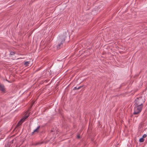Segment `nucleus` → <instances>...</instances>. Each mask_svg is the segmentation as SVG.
Instances as JSON below:
<instances>
[{
	"mask_svg": "<svg viewBox=\"0 0 147 147\" xmlns=\"http://www.w3.org/2000/svg\"><path fill=\"white\" fill-rule=\"evenodd\" d=\"M145 101V99L142 97L137 98L135 99L134 105V114H138L141 112Z\"/></svg>",
	"mask_w": 147,
	"mask_h": 147,
	"instance_id": "f257e3e1",
	"label": "nucleus"
},
{
	"mask_svg": "<svg viewBox=\"0 0 147 147\" xmlns=\"http://www.w3.org/2000/svg\"><path fill=\"white\" fill-rule=\"evenodd\" d=\"M65 41V37L60 36L57 39V42L58 45L57 46L58 49H60L63 46V44Z\"/></svg>",
	"mask_w": 147,
	"mask_h": 147,
	"instance_id": "f03ea898",
	"label": "nucleus"
},
{
	"mask_svg": "<svg viewBox=\"0 0 147 147\" xmlns=\"http://www.w3.org/2000/svg\"><path fill=\"white\" fill-rule=\"evenodd\" d=\"M28 116L29 115L26 116L24 117L17 124V126L18 127L21 125L24 121L28 117Z\"/></svg>",
	"mask_w": 147,
	"mask_h": 147,
	"instance_id": "7ed1b4c3",
	"label": "nucleus"
},
{
	"mask_svg": "<svg viewBox=\"0 0 147 147\" xmlns=\"http://www.w3.org/2000/svg\"><path fill=\"white\" fill-rule=\"evenodd\" d=\"M0 90L2 92H5V91L4 86L0 84Z\"/></svg>",
	"mask_w": 147,
	"mask_h": 147,
	"instance_id": "20e7f679",
	"label": "nucleus"
},
{
	"mask_svg": "<svg viewBox=\"0 0 147 147\" xmlns=\"http://www.w3.org/2000/svg\"><path fill=\"white\" fill-rule=\"evenodd\" d=\"M40 128V126H39L38 127H37V128L34 131H33L32 132V134H34L35 133H38V129H39V128Z\"/></svg>",
	"mask_w": 147,
	"mask_h": 147,
	"instance_id": "39448f33",
	"label": "nucleus"
},
{
	"mask_svg": "<svg viewBox=\"0 0 147 147\" xmlns=\"http://www.w3.org/2000/svg\"><path fill=\"white\" fill-rule=\"evenodd\" d=\"M29 61H26L24 63V65L25 66H29Z\"/></svg>",
	"mask_w": 147,
	"mask_h": 147,
	"instance_id": "423d86ee",
	"label": "nucleus"
},
{
	"mask_svg": "<svg viewBox=\"0 0 147 147\" xmlns=\"http://www.w3.org/2000/svg\"><path fill=\"white\" fill-rule=\"evenodd\" d=\"M82 86H80L78 87H75L73 89L74 90H78Z\"/></svg>",
	"mask_w": 147,
	"mask_h": 147,
	"instance_id": "0eeeda50",
	"label": "nucleus"
},
{
	"mask_svg": "<svg viewBox=\"0 0 147 147\" xmlns=\"http://www.w3.org/2000/svg\"><path fill=\"white\" fill-rule=\"evenodd\" d=\"M43 143V142H38L35 144V145H38L41 144Z\"/></svg>",
	"mask_w": 147,
	"mask_h": 147,
	"instance_id": "6e6552de",
	"label": "nucleus"
},
{
	"mask_svg": "<svg viewBox=\"0 0 147 147\" xmlns=\"http://www.w3.org/2000/svg\"><path fill=\"white\" fill-rule=\"evenodd\" d=\"M144 141V139L143 138H140L139 140V141L140 142H143Z\"/></svg>",
	"mask_w": 147,
	"mask_h": 147,
	"instance_id": "1a4fd4ad",
	"label": "nucleus"
},
{
	"mask_svg": "<svg viewBox=\"0 0 147 147\" xmlns=\"http://www.w3.org/2000/svg\"><path fill=\"white\" fill-rule=\"evenodd\" d=\"M147 136V135L146 134H144L143 135L142 137L144 138H146Z\"/></svg>",
	"mask_w": 147,
	"mask_h": 147,
	"instance_id": "9d476101",
	"label": "nucleus"
},
{
	"mask_svg": "<svg viewBox=\"0 0 147 147\" xmlns=\"http://www.w3.org/2000/svg\"><path fill=\"white\" fill-rule=\"evenodd\" d=\"M15 54V53L13 52H10V54L11 55H13Z\"/></svg>",
	"mask_w": 147,
	"mask_h": 147,
	"instance_id": "9b49d317",
	"label": "nucleus"
},
{
	"mask_svg": "<svg viewBox=\"0 0 147 147\" xmlns=\"http://www.w3.org/2000/svg\"><path fill=\"white\" fill-rule=\"evenodd\" d=\"M77 137L78 138H80V136L79 135H78Z\"/></svg>",
	"mask_w": 147,
	"mask_h": 147,
	"instance_id": "f8f14e48",
	"label": "nucleus"
},
{
	"mask_svg": "<svg viewBox=\"0 0 147 147\" xmlns=\"http://www.w3.org/2000/svg\"><path fill=\"white\" fill-rule=\"evenodd\" d=\"M51 131L52 132V131H53V130H51Z\"/></svg>",
	"mask_w": 147,
	"mask_h": 147,
	"instance_id": "ddd939ff",
	"label": "nucleus"
},
{
	"mask_svg": "<svg viewBox=\"0 0 147 147\" xmlns=\"http://www.w3.org/2000/svg\"><path fill=\"white\" fill-rule=\"evenodd\" d=\"M17 127L16 126V128Z\"/></svg>",
	"mask_w": 147,
	"mask_h": 147,
	"instance_id": "4468645a",
	"label": "nucleus"
}]
</instances>
